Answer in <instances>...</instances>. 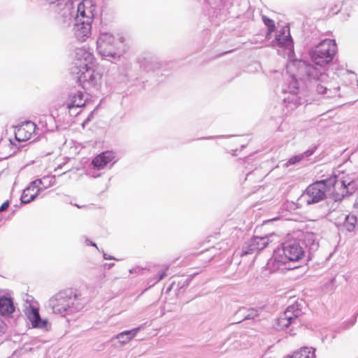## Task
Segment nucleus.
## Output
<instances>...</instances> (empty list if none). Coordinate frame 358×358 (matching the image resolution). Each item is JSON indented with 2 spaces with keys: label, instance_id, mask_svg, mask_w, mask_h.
<instances>
[{
  "label": "nucleus",
  "instance_id": "obj_1",
  "mask_svg": "<svg viewBox=\"0 0 358 358\" xmlns=\"http://www.w3.org/2000/svg\"><path fill=\"white\" fill-rule=\"evenodd\" d=\"M334 189L331 195L334 201H341L345 197L351 196L356 190L353 180L343 177L337 180L336 177L317 180L307 187L303 196L307 205L319 203L326 198V193L331 188Z\"/></svg>",
  "mask_w": 358,
  "mask_h": 358
},
{
  "label": "nucleus",
  "instance_id": "obj_2",
  "mask_svg": "<svg viewBox=\"0 0 358 358\" xmlns=\"http://www.w3.org/2000/svg\"><path fill=\"white\" fill-rule=\"evenodd\" d=\"M96 50L102 57L119 59L125 52L124 38L120 34L114 36L101 33L96 41Z\"/></svg>",
  "mask_w": 358,
  "mask_h": 358
},
{
  "label": "nucleus",
  "instance_id": "obj_3",
  "mask_svg": "<svg viewBox=\"0 0 358 358\" xmlns=\"http://www.w3.org/2000/svg\"><path fill=\"white\" fill-rule=\"evenodd\" d=\"M89 64V48L85 47L77 48L71 73L76 76L77 83L84 90H87L90 87Z\"/></svg>",
  "mask_w": 358,
  "mask_h": 358
},
{
  "label": "nucleus",
  "instance_id": "obj_4",
  "mask_svg": "<svg viewBox=\"0 0 358 358\" xmlns=\"http://www.w3.org/2000/svg\"><path fill=\"white\" fill-rule=\"evenodd\" d=\"M337 52L335 40L324 39L309 51L312 62L320 67L329 64Z\"/></svg>",
  "mask_w": 358,
  "mask_h": 358
},
{
  "label": "nucleus",
  "instance_id": "obj_5",
  "mask_svg": "<svg viewBox=\"0 0 358 358\" xmlns=\"http://www.w3.org/2000/svg\"><path fill=\"white\" fill-rule=\"evenodd\" d=\"M299 306L298 303L288 306L284 313L276 320L274 324L275 329L278 331H282L292 327L289 333L290 335H295L294 327L300 325L301 321L299 317L302 314V311Z\"/></svg>",
  "mask_w": 358,
  "mask_h": 358
},
{
  "label": "nucleus",
  "instance_id": "obj_6",
  "mask_svg": "<svg viewBox=\"0 0 358 358\" xmlns=\"http://www.w3.org/2000/svg\"><path fill=\"white\" fill-rule=\"evenodd\" d=\"M74 36L80 42H85L90 37V17L86 15L84 1L78 3L76 9Z\"/></svg>",
  "mask_w": 358,
  "mask_h": 358
},
{
  "label": "nucleus",
  "instance_id": "obj_7",
  "mask_svg": "<svg viewBox=\"0 0 358 358\" xmlns=\"http://www.w3.org/2000/svg\"><path fill=\"white\" fill-rule=\"evenodd\" d=\"M73 292L71 289L61 291L50 299L49 306L55 313L71 314V304H73Z\"/></svg>",
  "mask_w": 358,
  "mask_h": 358
},
{
  "label": "nucleus",
  "instance_id": "obj_8",
  "mask_svg": "<svg viewBox=\"0 0 358 358\" xmlns=\"http://www.w3.org/2000/svg\"><path fill=\"white\" fill-rule=\"evenodd\" d=\"M283 258L289 262H299L305 255V251L300 241L296 239H291L282 244L280 249Z\"/></svg>",
  "mask_w": 358,
  "mask_h": 358
},
{
  "label": "nucleus",
  "instance_id": "obj_9",
  "mask_svg": "<svg viewBox=\"0 0 358 358\" xmlns=\"http://www.w3.org/2000/svg\"><path fill=\"white\" fill-rule=\"evenodd\" d=\"M116 153L112 150L102 152L95 157L91 162V177L96 178L101 176V173H95V171H100L104 169L107 164L113 162H116Z\"/></svg>",
  "mask_w": 358,
  "mask_h": 358
},
{
  "label": "nucleus",
  "instance_id": "obj_10",
  "mask_svg": "<svg viewBox=\"0 0 358 358\" xmlns=\"http://www.w3.org/2000/svg\"><path fill=\"white\" fill-rule=\"evenodd\" d=\"M322 67H315L305 61L298 62V72L310 80L323 81L327 76L322 71Z\"/></svg>",
  "mask_w": 358,
  "mask_h": 358
},
{
  "label": "nucleus",
  "instance_id": "obj_11",
  "mask_svg": "<svg viewBox=\"0 0 358 358\" xmlns=\"http://www.w3.org/2000/svg\"><path fill=\"white\" fill-rule=\"evenodd\" d=\"M269 243L268 236H254L244 243L241 250V256L257 253L264 249Z\"/></svg>",
  "mask_w": 358,
  "mask_h": 358
},
{
  "label": "nucleus",
  "instance_id": "obj_12",
  "mask_svg": "<svg viewBox=\"0 0 358 358\" xmlns=\"http://www.w3.org/2000/svg\"><path fill=\"white\" fill-rule=\"evenodd\" d=\"M289 83L286 88H282V93H289V95L287 97L284 98V102L287 103V107L290 108V110H293L298 105H301V100L298 98L296 94L299 90V83L296 78L292 76L289 77Z\"/></svg>",
  "mask_w": 358,
  "mask_h": 358
},
{
  "label": "nucleus",
  "instance_id": "obj_13",
  "mask_svg": "<svg viewBox=\"0 0 358 358\" xmlns=\"http://www.w3.org/2000/svg\"><path fill=\"white\" fill-rule=\"evenodd\" d=\"M24 313L34 328L48 330V320L41 317L38 308L29 305L25 308Z\"/></svg>",
  "mask_w": 358,
  "mask_h": 358
},
{
  "label": "nucleus",
  "instance_id": "obj_14",
  "mask_svg": "<svg viewBox=\"0 0 358 358\" xmlns=\"http://www.w3.org/2000/svg\"><path fill=\"white\" fill-rule=\"evenodd\" d=\"M87 94L84 95L82 92H78L73 96H71L66 103V108L71 116H76L80 113V108L85 106L87 101Z\"/></svg>",
  "mask_w": 358,
  "mask_h": 358
},
{
  "label": "nucleus",
  "instance_id": "obj_15",
  "mask_svg": "<svg viewBox=\"0 0 358 358\" xmlns=\"http://www.w3.org/2000/svg\"><path fill=\"white\" fill-rule=\"evenodd\" d=\"M287 262L283 258V255L281 253L280 249L275 250L271 258H270L265 266L266 270H268L270 273H274L276 271H283L286 269H289L286 266Z\"/></svg>",
  "mask_w": 358,
  "mask_h": 358
},
{
  "label": "nucleus",
  "instance_id": "obj_16",
  "mask_svg": "<svg viewBox=\"0 0 358 358\" xmlns=\"http://www.w3.org/2000/svg\"><path fill=\"white\" fill-rule=\"evenodd\" d=\"M275 40L278 47L284 48L289 50H293L294 43L288 26H285L278 31L275 35Z\"/></svg>",
  "mask_w": 358,
  "mask_h": 358
},
{
  "label": "nucleus",
  "instance_id": "obj_17",
  "mask_svg": "<svg viewBox=\"0 0 358 358\" xmlns=\"http://www.w3.org/2000/svg\"><path fill=\"white\" fill-rule=\"evenodd\" d=\"M36 125L31 122H26L21 125L15 133L16 138L19 141H25L31 138L32 134L34 133Z\"/></svg>",
  "mask_w": 358,
  "mask_h": 358
},
{
  "label": "nucleus",
  "instance_id": "obj_18",
  "mask_svg": "<svg viewBox=\"0 0 358 358\" xmlns=\"http://www.w3.org/2000/svg\"><path fill=\"white\" fill-rule=\"evenodd\" d=\"M75 14L76 15V10L73 6V3L71 1L66 2L61 13L62 17V23L64 26H69Z\"/></svg>",
  "mask_w": 358,
  "mask_h": 358
},
{
  "label": "nucleus",
  "instance_id": "obj_19",
  "mask_svg": "<svg viewBox=\"0 0 358 358\" xmlns=\"http://www.w3.org/2000/svg\"><path fill=\"white\" fill-rule=\"evenodd\" d=\"M302 245H305L308 249L310 254L314 253L319 248V241L317 236L313 233H307L304 236L303 242L301 243Z\"/></svg>",
  "mask_w": 358,
  "mask_h": 358
},
{
  "label": "nucleus",
  "instance_id": "obj_20",
  "mask_svg": "<svg viewBox=\"0 0 358 358\" xmlns=\"http://www.w3.org/2000/svg\"><path fill=\"white\" fill-rule=\"evenodd\" d=\"M42 188L36 189V187L32 185V182L29 186L24 189L21 196V201L23 203H29L31 201L34 200L38 193L41 192Z\"/></svg>",
  "mask_w": 358,
  "mask_h": 358
},
{
  "label": "nucleus",
  "instance_id": "obj_21",
  "mask_svg": "<svg viewBox=\"0 0 358 358\" xmlns=\"http://www.w3.org/2000/svg\"><path fill=\"white\" fill-rule=\"evenodd\" d=\"M139 330L140 327H137L131 330L122 331L113 337L112 341L117 339L122 345H124L129 342L137 334Z\"/></svg>",
  "mask_w": 358,
  "mask_h": 358
},
{
  "label": "nucleus",
  "instance_id": "obj_22",
  "mask_svg": "<svg viewBox=\"0 0 358 358\" xmlns=\"http://www.w3.org/2000/svg\"><path fill=\"white\" fill-rule=\"evenodd\" d=\"M15 310L13 302L10 298L0 297V315H8Z\"/></svg>",
  "mask_w": 358,
  "mask_h": 358
},
{
  "label": "nucleus",
  "instance_id": "obj_23",
  "mask_svg": "<svg viewBox=\"0 0 358 358\" xmlns=\"http://www.w3.org/2000/svg\"><path fill=\"white\" fill-rule=\"evenodd\" d=\"M55 180V176H46L41 179L33 181L32 185L36 187V189L42 188L41 189L42 191L53 185Z\"/></svg>",
  "mask_w": 358,
  "mask_h": 358
},
{
  "label": "nucleus",
  "instance_id": "obj_24",
  "mask_svg": "<svg viewBox=\"0 0 358 358\" xmlns=\"http://www.w3.org/2000/svg\"><path fill=\"white\" fill-rule=\"evenodd\" d=\"M243 313V318L239 321H236L234 323H240L243 320H253L258 316V310L254 308L248 309L244 307L240 308L236 312V315Z\"/></svg>",
  "mask_w": 358,
  "mask_h": 358
},
{
  "label": "nucleus",
  "instance_id": "obj_25",
  "mask_svg": "<svg viewBox=\"0 0 358 358\" xmlns=\"http://www.w3.org/2000/svg\"><path fill=\"white\" fill-rule=\"evenodd\" d=\"M73 302L71 304V314L81 310L87 302V299L81 298L80 294L73 293Z\"/></svg>",
  "mask_w": 358,
  "mask_h": 358
},
{
  "label": "nucleus",
  "instance_id": "obj_26",
  "mask_svg": "<svg viewBox=\"0 0 358 358\" xmlns=\"http://www.w3.org/2000/svg\"><path fill=\"white\" fill-rule=\"evenodd\" d=\"M293 358H314L315 349L308 347H302L291 355Z\"/></svg>",
  "mask_w": 358,
  "mask_h": 358
},
{
  "label": "nucleus",
  "instance_id": "obj_27",
  "mask_svg": "<svg viewBox=\"0 0 358 358\" xmlns=\"http://www.w3.org/2000/svg\"><path fill=\"white\" fill-rule=\"evenodd\" d=\"M357 217L353 215H348L345 217L344 222V227L350 232L353 231L356 224H357Z\"/></svg>",
  "mask_w": 358,
  "mask_h": 358
},
{
  "label": "nucleus",
  "instance_id": "obj_28",
  "mask_svg": "<svg viewBox=\"0 0 358 358\" xmlns=\"http://www.w3.org/2000/svg\"><path fill=\"white\" fill-rule=\"evenodd\" d=\"M262 20H263L264 24L268 28V34H267V36H268L269 34H271L272 32H273L275 31V22L273 20L270 19L269 17H268L265 15L262 16Z\"/></svg>",
  "mask_w": 358,
  "mask_h": 358
},
{
  "label": "nucleus",
  "instance_id": "obj_29",
  "mask_svg": "<svg viewBox=\"0 0 358 358\" xmlns=\"http://www.w3.org/2000/svg\"><path fill=\"white\" fill-rule=\"evenodd\" d=\"M190 281H191L190 278L185 279L182 282L178 281L177 284H176V281H173L169 287L167 289V291H170L171 289L175 288L176 286H177V287H179V289H181L184 288L185 287L188 286Z\"/></svg>",
  "mask_w": 358,
  "mask_h": 358
},
{
  "label": "nucleus",
  "instance_id": "obj_30",
  "mask_svg": "<svg viewBox=\"0 0 358 358\" xmlns=\"http://www.w3.org/2000/svg\"><path fill=\"white\" fill-rule=\"evenodd\" d=\"M303 159V155H296V156H294L292 157H291L285 164V166H289V165H292V164H294L297 162H299L300 161H301L302 159Z\"/></svg>",
  "mask_w": 358,
  "mask_h": 358
},
{
  "label": "nucleus",
  "instance_id": "obj_31",
  "mask_svg": "<svg viewBox=\"0 0 358 358\" xmlns=\"http://www.w3.org/2000/svg\"><path fill=\"white\" fill-rule=\"evenodd\" d=\"M316 148L308 149L306 151H305L302 155H303L304 157H308L311 156L315 151Z\"/></svg>",
  "mask_w": 358,
  "mask_h": 358
},
{
  "label": "nucleus",
  "instance_id": "obj_32",
  "mask_svg": "<svg viewBox=\"0 0 358 358\" xmlns=\"http://www.w3.org/2000/svg\"><path fill=\"white\" fill-rule=\"evenodd\" d=\"M327 91V87L322 86V85H317V92L319 94H325Z\"/></svg>",
  "mask_w": 358,
  "mask_h": 358
},
{
  "label": "nucleus",
  "instance_id": "obj_33",
  "mask_svg": "<svg viewBox=\"0 0 358 358\" xmlns=\"http://www.w3.org/2000/svg\"><path fill=\"white\" fill-rule=\"evenodd\" d=\"M9 206V201H6L1 206H0V213L5 211Z\"/></svg>",
  "mask_w": 358,
  "mask_h": 358
},
{
  "label": "nucleus",
  "instance_id": "obj_34",
  "mask_svg": "<svg viewBox=\"0 0 358 358\" xmlns=\"http://www.w3.org/2000/svg\"><path fill=\"white\" fill-rule=\"evenodd\" d=\"M166 276V270L162 271V273H160L159 274V277L157 280V282H159L160 280H162V279H164L165 277Z\"/></svg>",
  "mask_w": 358,
  "mask_h": 358
},
{
  "label": "nucleus",
  "instance_id": "obj_35",
  "mask_svg": "<svg viewBox=\"0 0 358 358\" xmlns=\"http://www.w3.org/2000/svg\"><path fill=\"white\" fill-rule=\"evenodd\" d=\"M5 330V324L0 319V334H3Z\"/></svg>",
  "mask_w": 358,
  "mask_h": 358
},
{
  "label": "nucleus",
  "instance_id": "obj_36",
  "mask_svg": "<svg viewBox=\"0 0 358 358\" xmlns=\"http://www.w3.org/2000/svg\"><path fill=\"white\" fill-rule=\"evenodd\" d=\"M94 6V5L91 3V11H90V13H91V24L92 23V20L94 17V9H92V8Z\"/></svg>",
  "mask_w": 358,
  "mask_h": 358
},
{
  "label": "nucleus",
  "instance_id": "obj_37",
  "mask_svg": "<svg viewBox=\"0 0 358 358\" xmlns=\"http://www.w3.org/2000/svg\"><path fill=\"white\" fill-rule=\"evenodd\" d=\"M142 270V268H139V267H136L135 268H132V269H130L129 270V272L131 273H138L139 271H141Z\"/></svg>",
  "mask_w": 358,
  "mask_h": 358
},
{
  "label": "nucleus",
  "instance_id": "obj_38",
  "mask_svg": "<svg viewBox=\"0 0 358 358\" xmlns=\"http://www.w3.org/2000/svg\"><path fill=\"white\" fill-rule=\"evenodd\" d=\"M234 317H236L237 318L234 320L233 323H234V322H236V321L241 320L243 318V313L242 314H239L238 315H236V314H235Z\"/></svg>",
  "mask_w": 358,
  "mask_h": 358
},
{
  "label": "nucleus",
  "instance_id": "obj_39",
  "mask_svg": "<svg viewBox=\"0 0 358 358\" xmlns=\"http://www.w3.org/2000/svg\"><path fill=\"white\" fill-rule=\"evenodd\" d=\"M103 258L105 259H114V257L113 256L108 255L107 254H103Z\"/></svg>",
  "mask_w": 358,
  "mask_h": 358
},
{
  "label": "nucleus",
  "instance_id": "obj_40",
  "mask_svg": "<svg viewBox=\"0 0 358 358\" xmlns=\"http://www.w3.org/2000/svg\"><path fill=\"white\" fill-rule=\"evenodd\" d=\"M74 206H76L78 208H86L87 207L86 205H80V204H78V203H75Z\"/></svg>",
  "mask_w": 358,
  "mask_h": 358
},
{
  "label": "nucleus",
  "instance_id": "obj_41",
  "mask_svg": "<svg viewBox=\"0 0 358 358\" xmlns=\"http://www.w3.org/2000/svg\"><path fill=\"white\" fill-rule=\"evenodd\" d=\"M90 121V116H88L85 120V121L83 122V126L84 127L86 124H87V122Z\"/></svg>",
  "mask_w": 358,
  "mask_h": 358
},
{
  "label": "nucleus",
  "instance_id": "obj_42",
  "mask_svg": "<svg viewBox=\"0 0 358 358\" xmlns=\"http://www.w3.org/2000/svg\"><path fill=\"white\" fill-rule=\"evenodd\" d=\"M330 209L327 208V207L325 208L324 211L323 212L324 215H328L330 213Z\"/></svg>",
  "mask_w": 358,
  "mask_h": 358
},
{
  "label": "nucleus",
  "instance_id": "obj_43",
  "mask_svg": "<svg viewBox=\"0 0 358 358\" xmlns=\"http://www.w3.org/2000/svg\"><path fill=\"white\" fill-rule=\"evenodd\" d=\"M94 79H95V78H94V75H92V74H91V78H90V80H91V86H92V84H93V80H94Z\"/></svg>",
  "mask_w": 358,
  "mask_h": 358
},
{
  "label": "nucleus",
  "instance_id": "obj_44",
  "mask_svg": "<svg viewBox=\"0 0 358 358\" xmlns=\"http://www.w3.org/2000/svg\"><path fill=\"white\" fill-rule=\"evenodd\" d=\"M91 246H94V247H95V248H97L96 244V243H94V242H92V241H91Z\"/></svg>",
  "mask_w": 358,
  "mask_h": 358
},
{
  "label": "nucleus",
  "instance_id": "obj_45",
  "mask_svg": "<svg viewBox=\"0 0 358 358\" xmlns=\"http://www.w3.org/2000/svg\"><path fill=\"white\" fill-rule=\"evenodd\" d=\"M94 86L96 87V89H99V87L101 86V83L99 84H94Z\"/></svg>",
  "mask_w": 358,
  "mask_h": 358
},
{
  "label": "nucleus",
  "instance_id": "obj_46",
  "mask_svg": "<svg viewBox=\"0 0 358 358\" xmlns=\"http://www.w3.org/2000/svg\"><path fill=\"white\" fill-rule=\"evenodd\" d=\"M88 241H88V239H87V238H86V240H85V243H86V245H90V244H89V243H88Z\"/></svg>",
  "mask_w": 358,
  "mask_h": 358
},
{
  "label": "nucleus",
  "instance_id": "obj_47",
  "mask_svg": "<svg viewBox=\"0 0 358 358\" xmlns=\"http://www.w3.org/2000/svg\"><path fill=\"white\" fill-rule=\"evenodd\" d=\"M114 266V264H113V263L108 264L109 268H111V267H112V266Z\"/></svg>",
  "mask_w": 358,
  "mask_h": 358
},
{
  "label": "nucleus",
  "instance_id": "obj_48",
  "mask_svg": "<svg viewBox=\"0 0 358 358\" xmlns=\"http://www.w3.org/2000/svg\"><path fill=\"white\" fill-rule=\"evenodd\" d=\"M357 86H358V80H357Z\"/></svg>",
  "mask_w": 358,
  "mask_h": 358
}]
</instances>
